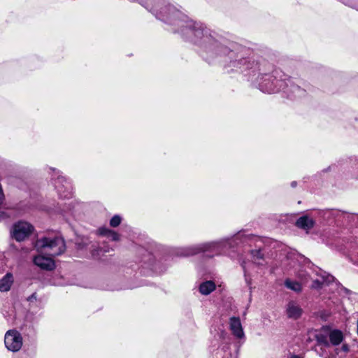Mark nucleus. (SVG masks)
<instances>
[{
	"instance_id": "1",
	"label": "nucleus",
	"mask_w": 358,
	"mask_h": 358,
	"mask_svg": "<svg viewBox=\"0 0 358 358\" xmlns=\"http://www.w3.org/2000/svg\"><path fill=\"white\" fill-rule=\"evenodd\" d=\"M35 248L38 251L48 253V257L38 255L34 258V264L46 271H52L55 268L52 257L62 255L66 250L63 238L57 236H44L38 238L35 243Z\"/></svg>"
},
{
	"instance_id": "2",
	"label": "nucleus",
	"mask_w": 358,
	"mask_h": 358,
	"mask_svg": "<svg viewBox=\"0 0 358 358\" xmlns=\"http://www.w3.org/2000/svg\"><path fill=\"white\" fill-rule=\"evenodd\" d=\"M34 231V227L29 222L20 221L15 223L11 230V236L17 241L27 238Z\"/></svg>"
},
{
	"instance_id": "3",
	"label": "nucleus",
	"mask_w": 358,
	"mask_h": 358,
	"mask_svg": "<svg viewBox=\"0 0 358 358\" xmlns=\"http://www.w3.org/2000/svg\"><path fill=\"white\" fill-rule=\"evenodd\" d=\"M4 343L8 350L17 352L22 346V338L17 331L9 330L5 334Z\"/></svg>"
},
{
	"instance_id": "4",
	"label": "nucleus",
	"mask_w": 358,
	"mask_h": 358,
	"mask_svg": "<svg viewBox=\"0 0 358 358\" xmlns=\"http://www.w3.org/2000/svg\"><path fill=\"white\" fill-rule=\"evenodd\" d=\"M220 243H207L203 244L201 247L199 248H187L181 249V252H180V255L181 256H189L192 255H194L199 251H207L210 250H215L220 247Z\"/></svg>"
},
{
	"instance_id": "5",
	"label": "nucleus",
	"mask_w": 358,
	"mask_h": 358,
	"mask_svg": "<svg viewBox=\"0 0 358 358\" xmlns=\"http://www.w3.org/2000/svg\"><path fill=\"white\" fill-rule=\"evenodd\" d=\"M230 330L233 335L239 339L245 337V334L239 317H233L229 320Z\"/></svg>"
},
{
	"instance_id": "6",
	"label": "nucleus",
	"mask_w": 358,
	"mask_h": 358,
	"mask_svg": "<svg viewBox=\"0 0 358 358\" xmlns=\"http://www.w3.org/2000/svg\"><path fill=\"white\" fill-rule=\"evenodd\" d=\"M55 186L61 196L68 198L71 196L70 185L63 177L57 178L55 182Z\"/></svg>"
},
{
	"instance_id": "7",
	"label": "nucleus",
	"mask_w": 358,
	"mask_h": 358,
	"mask_svg": "<svg viewBox=\"0 0 358 358\" xmlns=\"http://www.w3.org/2000/svg\"><path fill=\"white\" fill-rule=\"evenodd\" d=\"M286 313L288 317L296 320L301 317L302 309L296 303L290 301L287 306Z\"/></svg>"
},
{
	"instance_id": "8",
	"label": "nucleus",
	"mask_w": 358,
	"mask_h": 358,
	"mask_svg": "<svg viewBox=\"0 0 358 358\" xmlns=\"http://www.w3.org/2000/svg\"><path fill=\"white\" fill-rule=\"evenodd\" d=\"M14 279L12 273H6L1 280H0V292H8L10 290Z\"/></svg>"
},
{
	"instance_id": "9",
	"label": "nucleus",
	"mask_w": 358,
	"mask_h": 358,
	"mask_svg": "<svg viewBox=\"0 0 358 358\" xmlns=\"http://www.w3.org/2000/svg\"><path fill=\"white\" fill-rule=\"evenodd\" d=\"M314 221L312 218L308 216H303L299 218L296 222L298 227L305 230H309L314 226Z\"/></svg>"
},
{
	"instance_id": "10",
	"label": "nucleus",
	"mask_w": 358,
	"mask_h": 358,
	"mask_svg": "<svg viewBox=\"0 0 358 358\" xmlns=\"http://www.w3.org/2000/svg\"><path fill=\"white\" fill-rule=\"evenodd\" d=\"M330 343L333 345H338L342 343L343 340V334L339 330L331 331L329 335Z\"/></svg>"
},
{
	"instance_id": "11",
	"label": "nucleus",
	"mask_w": 358,
	"mask_h": 358,
	"mask_svg": "<svg viewBox=\"0 0 358 358\" xmlns=\"http://www.w3.org/2000/svg\"><path fill=\"white\" fill-rule=\"evenodd\" d=\"M215 289V284L211 281H206L202 282L199 286V292L201 294L208 295Z\"/></svg>"
},
{
	"instance_id": "12",
	"label": "nucleus",
	"mask_w": 358,
	"mask_h": 358,
	"mask_svg": "<svg viewBox=\"0 0 358 358\" xmlns=\"http://www.w3.org/2000/svg\"><path fill=\"white\" fill-rule=\"evenodd\" d=\"M322 282L319 280H315L313 282L312 288L320 289L322 287L323 283H329L334 280V277L331 275H327V277L322 276Z\"/></svg>"
},
{
	"instance_id": "13",
	"label": "nucleus",
	"mask_w": 358,
	"mask_h": 358,
	"mask_svg": "<svg viewBox=\"0 0 358 358\" xmlns=\"http://www.w3.org/2000/svg\"><path fill=\"white\" fill-rule=\"evenodd\" d=\"M285 285L289 289L294 290L295 292H300L301 290V285L300 283L296 281H292L290 280H287L285 281Z\"/></svg>"
},
{
	"instance_id": "14",
	"label": "nucleus",
	"mask_w": 358,
	"mask_h": 358,
	"mask_svg": "<svg viewBox=\"0 0 358 358\" xmlns=\"http://www.w3.org/2000/svg\"><path fill=\"white\" fill-rule=\"evenodd\" d=\"M261 88L262 91L267 93H274L278 92V90L273 86L272 83L271 84L268 81L267 82L266 80L261 85Z\"/></svg>"
},
{
	"instance_id": "15",
	"label": "nucleus",
	"mask_w": 358,
	"mask_h": 358,
	"mask_svg": "<svg viewBox=\"0 0 358 358\" xmlns=\"http://www.w3.org/2000/svg\"><path fill=\"white\" fill-rule=\"evenodd\" d=\"M187 34L189 35L193 34L195 37L201 38L203 34V29H201L200 27L193 29H188Z\"/></svg>"
},
{
	"instance_id": "16",
	"label": "nucleus",
	"mask_w": 358,
	"mask_h": 358,
	"mask_svg": "<svg viewBox=\"0 0 358 358\" xmlns=\"http://www.w3.org/2000/svg\"><path fill=\"white\" fill-rule=\"evenodd\" d=\"M121 220L122 219L120 216L117 215H114L110 221V224L113 227H116L120 225V224L121 223Z\"/></svg>"
},
{
	"instance_id": "17",
	"label": "nucleus",
	"mask_w": 358,
	"mask_h": 358,
	"mask_svg": "<svg viewBox=\"0 0 358 358\" xmlns=\"http://www.w3.org/2000/svg\"><path fill=\"white\" fill-rule=\"evenodd\" d=\"M107 237L114 241H118L120 240V235L113 230H111L110 233Z\"/></svg>"
},
{
	"instance_id": "18",
	"label": "nucleus",
	"mask_w": 358,
	"mask_h": 358,
	"mask_svg": "<svg viewBox=\"0 0 358 358\" xmlns=\"http://www.w3.org/2000/svg\"><path fill=\"white\" fill-rule=\"evenodd\" d=\"M111 230L108 229V228H100L99 229V234L101 236H108L109 235V234L110 233Z\"/></svg>"
},
{
	"instance_id": "19",
	"label": "nucleus",
	"mask_w": 358,
	"mask_h": 358,
	"mask_svg": "<svg viewBox=\"0 0 358 358\" xmlns=\"http://www.w3.org/2000/svg\"><path fill=\"white\" fill-rule=\"evenodd\" d=\"M317 341H318L320 343H324V345H329L328 342H327V341L324 338H322V336H318V337H317Z\"/></svg>"
},
{
	"instance_id": "20",
	"label": "nucleus",
	"mask_w": 358,
	"mask_h": 358,
	"mask_svg": "<svg viewBox=\"0 0 358 358\" xmlns=\"http://www.w3.org/2000/svg\"><path fill=\"white\" fill-rule=\"evenodd\" d=\"M294 92H296V93L299 94V95H301L303 94V91L299 87H294Z\"/></svg>"
},
{
	"instance_id": "21",
	"label": "nucleus",
	"mask_w": 358,
	"mask_h": 358,
	"mask_svg": "<svg viewBox=\"0 0 358 358\" xmlns=\"http://www.w3.org/2000/svg\"><path fill=\"white\" fill-rule=\"evenodd\" d=\"M341 350L345 352H348L349 351V347L347 344H343Z\"/></svg>"
},
{
	"instance_id": "22",
	"label": "nucleus",
	"mask_w": 358,
	"mask_h": 358,
	"mask_svg": "<svg viewBox=\"0 0 358 358\" xmlns=\"http://www.w3.org/2000/svg\"><path fill=\"white\" fill-rule=\"evenodd\" d=\"M289 358H301L299 356L297 355H292Z\"/></svg>"
},
{
	"instance_id": "23",
	"label": "nucleus",
	"mask_w": 358,
	"mask_h": 358,
	"mask_svg": "<svg viewBox=\"0 0 358 358\" xmlns=\"http://www.w3.org/2000/svg\"><path fill=\"white\" fill-rule=\"evenodd\" d=\"M292 186L294 187L296 186V182H292Z\"/></svg>"
},
{
	"instance_id": "24",
	"label": "nucleus",
	"mask_w": 358,
	"mask_h": 358,
	"mask_svg": "<svg viewBox=\"0 0 358 358\" xmlns=\"http://www.w3.org/2000/svg\"><path fill=\"white\" fill-rule=\"evenodd\" d=\"M192 40L194 41V42H196V40L194 39V38H192Z\"/></svg>"
}]
</instances>
